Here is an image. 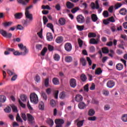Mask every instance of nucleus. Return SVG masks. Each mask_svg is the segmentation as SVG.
<instances>
[{
    "mask_svg": "<svg viewBox=\"0 0 127 127\" xmlns=\"http://www.w3.org/2000/svg\"><path fill=\"white\" fill-rule=\"evenodd\" d=\"M48 49L50 51H53L54 50V47L51 45H49L48 46Z\"/></svg>",
    "mask_w": 127,
    "mask_h": 127,
    "instance_id": "59",
    "label": "nucleus"
},
{
    "mask_svg": "<svg viewBox=\"0 0 127 127\" xmlns=\"http://www.w3.org/2000/svg\"><path fill=\"white\" fill-rule=\"evenodd\" d=\"M47 52V48L44 47L42 51H41V54L42 56H44L45 55V53Z\"/></svg>",
    "mask_w": 127,
    "mask_h": 127,
    "instance_id": "40",
    "label": "nucleus"
},
{
    "mask_svg": "<svg viewBox=\"0 0 127 127\" xmlns=\"http://www.w3.org/2000/svg\"><path fill=\"white\" fill-rule=\"evenodd\" d=\"M104 109L105 111H109V110H110V109H111V106H110V105H106L104 106Z\"/></svg>",
    "mask_w": 127,
    "mask_h": 127,
    "instance_id": "64",
    "label": "nucleus"
},
{
    "mask_svg": "<svg viewBox=\"0 0 127 127\" xmlns=\"http://www.w3.org/2000/svg\"><path fill=\"white\" fill-rule=\"evenodd\" d=\"M91 6L92 9H97L98 11V13H101L103 10V8L102 7H100L98 0H96L95 1V3L94 2L91 3Z\"/></svg>",
    "mask_w": 127,
    "mask_h": 127,
    "instance_id": "2",
    "label": "nucleus"
},
{
    "mask_svg": "<svg viewBox=\"0 0 127 127\" xmlns=\"http://www.w3.org/2000/svg\"><path fill=\"white\" fill-rule=\"evenodd\" d=\"M21 118L23 119L24 122H26V121H27V117H26V115H25V113H21Z\"/></svg>",
    "mask_w": 127,
    "mask_h": 127,
    "instance_id": "47",
    "label": "nucleus"
},
{
    "mask_svg": "<svg viewBox=\"0 0 127 127\" xmlns=\"http://www.w3.org/2000/svg\"><path fill=\"white\" fill-rule=\"evenodd\" d=\"M75 101L77 102H82L83 101V96L81 95L77 94L75 97Z\"/></svg>",
    "mask_w": 127,
    "mask_h": 127,
    "instance_id": "14",
    "label": "nucleus"
},
{
    "mask_svg": "<svg viewBox=\"0 0 127 127\" xmlns=\"http://www.w3.org/2000/svg\"><path fill=\"white\" fill-rule=\"evenodd\" d=\"M78 10H80V8L79 7H75L74 8H73L71 11L72 13H76L78 11Z\"/></svg>",
    "mask_w": 127,
    "mask_h": 127,
    "instance_id": "37",
    "label": "nucleus"
},
{
    "mask_svg": "<svg viewBox=\"0 0 127 127\" xmlns=\"http://www.w3.org/2000/svg\"><path fill=\"white\" fill-rule=\"evenodd\" d=\"M35 81H36L37 83H39L40 82V76L38 74H37L35 77Z\"/></svg>",
    "mask_w": 127,
    "mask_h": 127,
    "instance_id": "51",
    "label": "nucleus"
},
{
    "mask_svg": "<svg viewBox=\"0 0 127 127\" xmlns=\"http://www.w3.org/2000/svg\"><path fill=\"white\" fill-rule=\"evenodd\" d=\"M119 13L122 15H126L127 13V10L125 8H122L120 9Z\"/></svg>",
    "mask_w": 127,
    "mask_h": 127,
    "instance_id": "21",
    "label": "nucleus"
},
{
    "mask_svg": "<svg viewBox=\"0 0 127 127\" xmlns=\"http://www.w3.org/2000/svg\"><path fill=\"white\" fill-rule=\"evenodd\" d=\"M64 49L67 52H70L72 50V44L70 43H66L64 44Z\"/></svg>",
    "mask_w": 127,
    "mask_h": 127,
    "instance_id": "9",
    "label": "nucleus"
},
{
    "mask_svg": "<svg viewBox=\"0 0 127 127\" xmlns=\"http://www.w3.org/2000/svg\"><path fill=\"white\" fill-rule=\"evenodd\" d=\"M66 96H67L66 92L63 91L60 93L59 98L61 100H64L66 98Z\"/></svg>",
    "mask_w": 127,
    "mask_h": 127,
    "instance_id": "16",
    "label": "nucleus"
},
{
    "mask_svg": "<svg viewBox=\"0 0 127 127\" xmlns=\"http://www.w3.org/2000/svg\"><path fill=\"white\" fill-rule=\"evenodd\" d=\"M59 23L61 25H65L66 24V19L63 17L60 18L59 20Z\"/></svg>",
    "mask_w": 127,
    "mask_h": 127,
    "instance_id": "18",
    "label": "nucleus"
},
{
    "mask_svg": "<svg viewBox=\"0 0 127 127\" xmlns=\"http://www.w3.org/2000/svg\"><path fill=\"white\" fill-rule=\"evenodd\" d=\"M43 20L44 22V24H46L47 22H48V19H47V17L46 16H43Z\"/></svg>",
    "mask_w": 127,
    "mask_h": 127,
    "instance_id": "52",
    "label": "nucleus"
},
{
    "mask_svg": "<svg viewBox=\"0 0 127 127\" xmlns=\"http://www.w3.org/2000/svg\"><path fill=\"white\" fill-rule=\"evenodd\" d=\"M89 51L90 52H92V53H94L96 51V48L94 46H91L89 47Z\"/></svg>",
    "mask_w": 127,
    "mask_h": 127,
    "instance_id": "54",
    "label": "nucleus"
},
{
    "mask_svg": "<svg viewBox=\"0 0 127 127\" xmlns=\"http://www.w3.org/2000/svg\"><path fill=\"white\" fill-rule=\"evenodd\" d=\"M41 95L43 98V99H44V100L45 101H47V95H46V93H45V92L44 91H42Z\"/></svg>",
    "mask_w": 127,
    "mask_h": 127,
    "instance_id": "28",
    "label": "nucleus"
},
{
    "mask_svg": "<svg viewBox=\"0 0 127 127\" xmlns=\"http://www.w3.org/2000/svg\"><path fill=\"white\" fill-rule=\"evenodd\" d=\"M80 79L82 82H86L87 80V76L84 74H82L80 76Z\"/></svg>",
    "mask_w": 127,
    "mask_h": 127,
    "instance_id": "30",
    "label": "nucleus"
},
{
    "mask_svg": "<svg viewBox=\"0 0 127 127\" xmlns=\"http://www.w3.org/2000/svg\"><path fill=\"white\" fill-rule=\"evenodd\" d=\"M47 40L48 41H52V40H53V36H52V33H48L47 34Z\"/></svg>",
    "mask_w": 127,
    "mask_h": 127,
    "instance_id": "20",
    "label": "nucleus"
},
{
    "mask_svg": "<svg viewBox=\"0 0 127 127\" xmlns=\"http://www.w3.org/2000/svg\"><path fill=\"white\" fill-rule=\"evenodd\" d=\"M0 33L2 36L6 37V38H10L12 36V34H11V33H7L3 30H0Z\"/></svg>",
    "mask_w": 127,
    "mask_h": 127,
    "instance_id": "5",
    "label": "nucleus"
},
{
    "mask_svg": "<svg viewBox=\"0 0 127 127\" xmlns=\"http://www.w3.org/2000/svg\"><path fill=\"white\" fill-rule=\"evenodd\" d=\"M78 107L80 110H84V108H86V104L84 102H80L78 105Z\"/></svg>",
    "mask_w": 127,
    "mask_h": 127,
    "instance_id": "23",
    "label": "nucleus"
},
{
    "mask_svg": "<svg viewBox=\"0 0 127 127\" xmlns=\"http://www.w3.org/2000/svg\"><path fill=\"white\" fill-rule=\"evenodd\" d=\"M53 83L54 85H59L60 84V82H59V79L57 78V77H54L53 78Z\"/></svg>",
    "mask_w": 127,
    "mask_h": 127,
    "instance_id": "25",
    "label": "nucleus"
},
{
    "mask_svg": "<svg viewBox=\"0 0 127 127\" xmlns=\"http://www.w3.org/2000/svg\"><path fill=\"white\" fill-rule=\"evenodd\" d=\"M6 101V97L3 95H0V103H4Z\"/></svg>",
    "mask_w": 127,
    "mask_h": 127,
    "instance_id": "31",
    "label": "nucleus"
},
{
    "mask_svg": "<svg viewBox=\"0 0 127 127\" xmlns=\"http://www.w3.org/2000/svg\"><path fill=\"white\" fill-rule=\"evenodd\" d=\"M102 69H101V68L99 67L95 70V74L96 75H100L102 74Z\"/></svg>",
    "mask_w": 127,
    "mask_h": 127,
    "instance_id": "42",
    "label": "nucleus"
},
{
    "mask_svg": "<svg viewBox=\"0 0 127 127\" xmlns=\"http://www.w3.org/2000/svg\"><path fill=\"white\" fill-rule=\"evenodd\" d=\"M77 29L79 31H82V30H83L84 29V25L82 26H79V25H77L76 26Z\"/></svg>",
    "mask_w": 127,
    "mask_h": 127,
    "instance_id": "57",
    "label": "nucleus"
},
{
    "mask_svg": "<svg viewBox=\"0 0 127 127\" xmlns=\"http://www.w3.org/2000/svg\"><path fill=\"white\" fill-rule=\"evenodd\" d=\"M56 9L59 11L60 9H61V6H60V4L58 3L55 6Z\"/></svg>",
    "mask_w": 127,
    "mask_h": 127,
    "instance_id": "58",
    "label": "nucleus"
},
{
    "mask_svg": "<svg viewBox=\"0 0 127 127\" xmlns=\"http://www.w3.org/2000/svg\"><path fill=\"white\" fill-rule=\"evenodd\" d=\"M102 52L104 54H107L109 53V49H108V48H107V47L102 48Z\"/></svg>",
    "mask_w": 127,
    "mask_h": 127,
    "instance_id": "44",
    "label": "nucleus"
},
{
    "mask_svg": "<svg viewBox=\"0 0 127 127\" xmlns=\"http://www.w3.org/2000/svg\"><path fill=\"white\" fill-rule=\"evenodd\" d=\"M32 8V5H30L25 9V15L26 19L24 22L25 25H27L33 20V15L29 12V9Z\"/></svg>",
    "mask_w": 127,
    "mask_h": 127,
    "instance_id": "1",
    "label": "nucleus"
},
{
    "mask_svg": "<svg viewBox=\"0 0 127 127\" xmlns=\"http://www.w3.org/2000/svg\"><path fill=\"white\" fill-rule=\"evenodd\" d=\"M14 17L16 19H20V18L22 17V13H16L14 14Z\"/></svg>",
    "mask_w": 127,
    "mask_h": 127,
    "instance_id": "24",
    "label": "nucleus"
},
{
    "mask_svg": "<svg viewBox=\"0 0 127 127\" xmlns=\"http://www.w3.org/2000/svg\"><path fill=\"white\" fill-rule=\"evenodd\" d=\"M84 120L80 121L79 119H77L74 121V123L76 125L77 127H83L84 125Z\"/></svg>",
    "mask_w": 127,
    "mask_h": 127,
    "instance_id": "10",
    "label": "nucleus"
},
{
    "mask_svg": "<svg viewBox=\"0 0 127 127\" xmlns=\"http://www.w3.org/2000/svg\"><path fill=\"white\" fill-rule=\"evenodd\" d=\"M69 84L71 88H75L77 86V81L74 78H71L69 80Z\"/></svg>",
    "mask_w": 127,
    "mask_h": 127,
    "instance_id": "11",
    "label": "nucleus"
},
{
    "mask_svg": "<svg viewBox=\"0 0 127 127\" xmlns=\"http://www.w3.org/2000/svg\"><path fill=\"white\" fill-rule=\"evenodd\" d=\"M64 60L67 63H70V62H72L73 58H72V57L71 56H67L65 57Z\"/></svg>",
    "mask_w": 127,
    "mask_h": 127,
    "instance_id": "22",
    "label": "nucleus"
},
{
    "mask_svg": "<svg viewBox=\"0 0 127 127\" xmlns=\"http://www.w3.org/2000/svg\"><path fill=\"white\" fill-rule=\"evenodd\" d=\"M42 8L43 9H51L50 8V7L49 6V5H43L42 6Z\"/></svg>",
    "mask_w": 127,
    "mask_h": 127,
    "instance_id": "63",
    "label": "nucleus"
},
{
    "mask_svg": "<svg viewBox=\"0 0 127 127\" xmlns=\"http://www.w3.org/2000/svg\"><path fill=\"white\" fill-rule=\"evenodd\" d=\"M76 20L78 23H84L85 22V17L82 15H78L76 17Z\"/></svg>",
    "mask_w": 127,
    "mask_h": 127,
    "instance_id": "8",
    "label": "nucleus"
},
{
    "mask_svg": "<svg viewBox=\"0 0 127 127\" xmlns=\"http://www.w3.org/2000/svg\"><path fill=\"white\" fill-rule=\"evenodd\" d=\"M66 7L67 8H69V9H71V8H73V7H74V3L70 1L66 2Z\"/></svg>",
    "mask_w": 127,
    "mask_h": 127,
    "instance_id": "19",
    "label": "nucleus"
},
{
    "mask_svg": "<svg viewBox=\"0 0 127 127\" xmlns=\"http://www.w3.org/2000/svg\"><path fill=\"white\" fill-rule=\"evenodd\" d=\"M116 68L118 71H122L124 69V64L121 63L117 64L116 65Z\"/></svg>",
    "mask_w": 127,
    "mask_h": 127,
    "instance_id": "13",
    "label": "nucleus"
},
{
    "mask_svg": "<svg viewBox=\"0 0 127 127\" xmlns=\"http://www.w3.org/2000/svg\"><path fill=\"white\" fill-rule=\"evenodd\" d=\"M103 94L104 95V96H109L110 92L108 91V90H104L103 91Z\"/></svg>",
    "mask_w": 127,
    "mask_h": 127,
    "instance_id": "60",
    "label": "nucleus"
},
{
    "mask_svg": "<svg viewBox=\"0 0 127 127\" xmlns=\"http://www.w3.org/2000/svg\"><path fill=\"white\" fill-rule=\"evenodd\" d=\"M27 120L28 121V124L30 125H33V123H34V117L32 116L30 114H27Z\"/></svg>",
    "mask_w": 127,
    "mask_h": 127,
    "instance_id": "6",
    "label": "nucleus"
},
{
    "mask_svg": "<svg viewBox=\"0 0 127 127\" xmlns=\"http://www.w3.org/2000/svg\"><path fill=\"white\" fill-rule=\"evenodd\" d=\"M121 120H122L123 122H124V123H127V114H123Z\"/></svg>",
    "mask_w": 127,
    "mask_h": 127,
    "instance_id": "34",
    "label": "nucleus"
},
{
    "mask_svg": "<svg viewBox=\"0 0 127 127\" xmlns=\"http://www.w3.org/2000/svg\"><path fill=\"white\" fill-rule=\"evenodd\" d=\"M106 85L108 88H114L115 85H116V82L113 80H109L107 82Z\"/></svg>",
    "mask_w": 127,
    "mask_h": 127,
    "instance_id": "12",
    "label": "nucleus"
},
{
    "mask_svg": "<svg viewBox=\"0 0 127 127\" xmlns=\"http://www.w3.org/2000/svg\"><path fill=\"white\" fill-rule=\"evenodd\" d=\"M16 120L17 122H19V123H23V121H22V119H21V118L19 116V114L18 113L17 114V116L16 117Z\"/></svg>",
    "mask_w": 127,
    "mask_h": 127,
    "instance_id": "33",
    "label": "nucleus"
},
{
    "mask_svg": "<svg viewBox=\"0 0 127 127\" xmlns=\"http://www.w3.org/2000/svg\"><path fill=\"white\" fill-rule=\"evenodd\" d=\"M54 59L55 61H59V60H60V56L57 54H56L54 55Z\"/></svg>",
    "mask_w": 127,
    "mask_h": 127,
    "instance_id": "38",
    "label": "nucleus"
},
{
    "mask_svg": "<svg viewBox=\"0 0 127 127\" xmlns=\"http://www.w3.org/2000/svg\"><path fill=\"white\" fill-rule=\"evenodd\" d=\"M11 107L14 113H16V112H17V107H16V106H14V105H12Z\"/></svg>",
    "mask_w": 127,
    "mask_h": 127,
    "instance_id": "55",
    "label": "nucleus"
},
{
    "mask_svg": "<svg viewBox=\"0 0 127 127\" xmlns=\"http://www.w3.org/2000/svg\"><path fill=\"white\" fill-rule=\"evenodd\" d=\"M83 89L85 92H89V84H86L84 87Z\"/></svg>",
    "mask_w": 127,
    "mask_h": 127,
    "instance_id": "56",
    "label": "nucleus"
},
{
    "mask_svg": "<svg viewBox=\"0 0 127 127\" xmlns=\"http://www.w3.org/2000/svg\"><path fill=\"white\" fill-rule=\"evenodd\" d=\"M44 84H45V86H46V87L49 86V78L48 77L45 79Z\"/></svg>",
    "mask_w": 127,
    "mask_h": 127,
    "instance_id": "43",
    "label": "nucleus"
},
{
    "mask_svg": "<svg viewBox=\"0 0 127 127\" xmlns=\"http://www.w3.org/2000/svg\"><path fill=\"white\" fill-rule=\"evenodd\" d=\"M64 40V38L63 37L60 36L58 37L56 39V42L60 44V43H62L63 41Z\"/></svg>",
    "mask_w": 127,
    "mask_h": 127,
    "instance_id": "15",
    "label": "nucleus"
},
{
    "mask_svg": "<svg viewBox=\"0 0 127 127\" xmlns=\"http://www.w3.org/2000/svg\"><path fill=\"white\" fill-rule=\"evenodd\" d=\"M89 43L90 44H98L99 43V38H97L96 39L95 38L91 39Z\"/></svg>",
    "mask_w": 127,
    "mask_h": 127,
    "instance_id": "17",
    "label": "nucleus"
},
{
    "mask_svg": "<svg viewBox=\"0 0 127 127\" xmlns=\"http://www.w3.org/2000/svg\"><path fill=\"white\" fill-rule=\"evenodd\" d=\"M4 111L5 113H10L11 112V108L9 106H8L4 109Z\"/></svg>",
    "mask_w": 127,
    "mask_h": 127,
    "instance_id": "49",
    "label": "nucleus"
},
{
    "mask_svg": "<svg viewBox=\"0 0 127 127\" xmlns=\"http://www.w3.org/2000/svg\"><path fill=\"white\" fill-rule=\"evenodd\" d=\"M91 19H92V21L94 22H96V21L98 20V17L97 16V15H96V14H92L91 15Z\"/></svg>",
    "mask_w": 127,
    "mask_h": 127,
    "instance_id": "27",
    "label": "nucleus"
},
{
    "mask_svg": "<svg viewBox=\"0 0 127 127\" xmlns=\"http://www.w3.org/2000/svg\"><path fill=\"white\" fill-rule=\"evenodd\" d=\"M12 24V22L10 21H6L3 23V25L4 27H7V26H11Z\"/></svg>",
    "mask_w": 127,
    "mask_h": 127,
    "instance_id": "26",
    "label": "nucleus"
},
{
    "mask_svg": "<svg viewBox=\"0 0 127 127\" xmlns=\"http://www.w3.org/2000/svg\"><path fill=\"white\" fill-rule=\"evenodd\" d=\"M39 108L40 109V110H44V103H43V102H41L39 105Z\"/></svg>",
    "mask_w": 127,
    "mask_h": 127,
    "instance_id": "48",
    "label": "nucleus"
},
{
    "mask_svg": "<svg viewBox=\"0 0 127 127\" xmlns=\"http://www.w3.org/2000/svg\"><path fill=\"white\" fill-rule=\"evenodd\" d=\"M47 123L48 124V125L51 126V127H53V125H54V122H53V120H52V119L48 120L47 121Z\"/></svg>",
    "mask_w": 127,
    "mask_h": 127,
    "instance_id": "46",
    "label": "nucleus"
},
{
    "mask_svg": "<svg viewBox=\"0 0 127 127\" xmlns=\"http://www.w3.org/2000/svg\"><path fill=\"white\" fill-rule=\"evenodd\" d=\"M96 36H97V35H96L95 33H89L88 34V37H89V38L92 37H96Z\"/></svg>",
    "mask_w": 127,
    "mask_h": 127,
    "instance_id": "53",
    "label": "nucleus"
},
{
    "mask_svg": "<svg viewBox=\"0 0 127 127\" xmlns=\"http://www.w3.org/2000/svg\"><path fill=\"white\" fill-rule=\"evenodd\" d=\"M30 100L31 103L36 105V104H38V96L37 95L34 93H31L30 95Z\"/></svg>",
    "mask_w": 127,
    "mask_h": 127,
    "instance_id": "3",
    "label": "nucleus"
},
{
    "mask_svg": "<svg viewBox=\"0 0 127 127\" xmlns=\"http://www.w3.org/2000/svg\"><path fill=\"white\" fill-rule=\"evenodd\" d=\"M47 26L49 28H50V29H51L53 32H54V26H53V24H52V23H48L47 25Z\"/></svg>",
    "mask_w": 127,
    "mask_h": 127,
    "instance_id": "32",
    "label": "nucleus"
},
{
    "mask_svg": "<svg viewBox=\"0 0 127 127\" xmlns=\"http://www.w3.org/2000/svg\"><path fill=\"white\" fill-rule=\"evenodd\" d=\"M80 63H81L82 66H86L87 65V62L85 59L82 58L80 59Z\"/></svg>",
    "mask_w": 127,
    "mask_h": 127,
    "instance_id": "35",
    "label": "nucleus"
},
{
    "mask_svg": "<svg viewBox=\"0 0 127 127\" xmlns=\"http://www.w3.org/2000/svg\"><path fill=\"white\" fill-rule=\"evenodd\" d=\"M95 115V111L93 109H90L88 111V116H93Z\"/></svg>",
    "mask_w": 127,
    "mask_h": 127,
    "instance_id": "41",
    "label": "nucleus"
},
{
    "mask_svg": "<svg viewBox=\"0 0 127 127\" xmlns=\"http://www.w3.org/2000/svg\"><path fill=\"white\" fill-rule=\"evenodd\" d=\"M55 123L56 124V127H63L65 121L62 119H56Z\"/></svg>",
    "mask_w": 127,
    "mask_h": 127,
    "instance_id": "4",
    "label": "nucleus"
},
{
    "mask_svg": "<svg viewBox=\"0 0 127 127\" xmlns=\"http://www.w3.org/2000/svg\"><path fill=\"white\" fill-rule=\"evenodd\" d=\"M78 43L79 44V47L81 48L82 46H83V40H82L81 39L79 38L78 39Z\"/></svg>",
    "mask_w": 127,
    "mask_h": 127,
    "instance_id": "50",
    "label": "nucleus"
},
{
    "mask_svg": "<svg viewBox=\"0 0 127 127\" xmlns=\"http://www.w3.org/2000/svg\"><path fill=\"white\" fill-rule=\"evenodd\" d=\"M18 46L20 50H23L24 51V53H22L23 55H26V53H28V51L26 49V46H23V44H18Z\"/></svg>",
    "mask_w": 127,
    "mask_h": 127,
    "instance_id": "7",
    "label": "nucleus"
},
{
    "mask_svg": "<svg viewBox=\"0 0 127 127\" xmlns=\"http://www.w3.org/2000/svg\"><path fill=\"white\" fill-rule=\"evenodd\" d=\"M108 19L110 22H115V21H116V20H115V18H114L113 16L108 18Z\"/></svg>",
    "mask_w": 127,
    "mask_h": 127,
    "instance_id": "62",
    "label": "nucleus"
},
{
    "mask_svg": "<svg viewBox=\"0 0 127 127\" xmlns=\"http://www.w3.org/2000/svg\"><path fill=\"white\" fill-rule=\"evenodd\" d=\"M13 54L15 56H19V55H23L22 52L19 53L18 51H14Z\"/></svg>",
    "mask_w": 127,
    "mask_h": 127,
    "instance_id": "39",
    "label": "nucleus"
},
{
    "mask_svg": "<svg viewBox=\"0 0 127 127\" xmlns=\"http://www.w3.org/2000/svg\"><path fill=\"white\" fill-rule=\"evenodd\" d=\"M20 99L22 102H25L27 99V96L24 94H23L20 96Z\"/></svg>",
    "mask_w": 127,
    "mask_h": 127,
    "instance_id": "29",
    "label": "nucleus"
},
{
    "mask_svg": "<svg viewBox=\"0 0 127 127\" xmlns=\"http://www.w3.org/2000/svg\"><path fill=\"white\" fill-rule=\"evenodd\" d=\"M122 5H123V4L121 3H118L115 4L114 8L115 9H118V8H120V7H121V6H122Z\"/></svg>",
    "mask_w": 127,
    "mask_h": 127,
    "instance_id": "45",
    "label": "nucleus"
},
{
    "mask_svg": "<svg viewBox=\"0 0 127 127\" xmlns=\"http://www.w3.org/2000/svg\"><path fill=\"white\" fill-rule=\"evenodd\" d=\"M50 105L52 108H55V107H56V101L54 99H52L50 102Z\"/></svg>",
    "mask_w": 127,
    "mask_h": 127,
    "instance_id": "36",
    "label": "nucleus"
},
{
    "mask_svg": "<svg viewBox=\"0 0 127 127\" xmlns=\"http://www.w3.org/2000/svg\"><path fill=\"white\" fill-rule=\"evenodd\" d=\"M42 45L37 44L36 45V49H38V50H41L42 49Z\"/></svg>",
    "mask_w": 127,
    "mask_h": 127,
    "instance_id": "61",
    "label": "nucleus"
}]
</instances>
